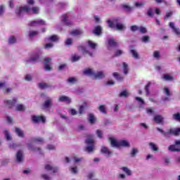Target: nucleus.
<instances>
[{
    "mask_svg": "<svg viewBox=\"0 0 180 180\" xmlns=\"http://www.w3.org/2000/svg\"><path fill=\"white\" fill-rule=\"evenodd\" d=\"M84 130H86L85 125L79 124L77 126V131H84Z\"/></svg>",
    "mask_w": 180,
    "mask_h": 180,
    "instance_id": "obj_60",
    "label": "nucleus"
},
{
    "mask_svg": "<svg viewBox=\"0 0 180 180\" xmlns=\"http://www.w3.org/2000/svg\"><path fill=\"white\" fill-rule=\"evenodd\" d=\"M20 145L18 143H10L8 147L9 148H12L13 150H15V148H17V147H19Z\"/></svg>",
    "mask_w": 180,
    "mask_h": 180,
    "instance_id": "obj_61",
    "label": "nucleus"
},
{
    "mask_svg": "<svg viewBox=\"0 0 180 180\" xmlns=\"http://www.w3.org/2000/svg\"><path fill=\"white\" fill-rule=\"evenodd\" d=\"M28 150L34 152H38L39 154H43V151L41 150V148H36L34 147L33 144L32 143H27Z\"/></svg>",
    "mask_w": 180,
    "mask_h": 180,
    "instance_id": "obj_15",
    "label": "nucleus"
},
{
    "mask_svg": "<svg viewBox=\"0 0 180 180\" xmlns=\"http://www.w3.org/2000/svg\"><path fill=\"white\" fill-rule=\"evenodd\" d=\"M173 119H174V120H176V122H180V113L177 112L176 114H174Z\"/></svg>",
    "mask_w": 180,
    "mask_h": 180,
    "instance_id": "obj_53",
    "label": "nucleus"
},
{
    "mask_svg": "<svg viewBox=\"0 0 180 180\" xmlns=\"http://www.w3.org/2000/svg\"><path fill=\"white\" fill-rule=\"evenodd\" d=\"M102 30H103L102 26L98 25L95 27L94 30L93 31V33H94L96 36H101V34H102Z\"/></svg>",
    "mask_w": 180,
    "mask_h": 180,
    "instance_id": "obj_24",
    "label": "nucleus"
},
{
    "mask_svg": "<svg viewBox=\"0 0 180 180\" xmlns=\"http://www.w3.org/2000/svg\"><path fill=\"white\" fill-rule=\"evenodd\" d=\"M123 54V51L118 49L115 52V57H120Z\"/></svg>",
    "mask_w": 180,
    "mask_h": 180,
    "instance_id": "obj_59",
    "label": "nucleus"
},
{
    "mask_svg": "<svg viewBox=\"0 0 180 180\" xmlns=\"http://www.w3.org/2000/svg\"><path fill=\"white\" fill-rule=\"evenodd\" d=\"M15 110H18V111L25 110V105L22 104H18L15 107Z\"/></svg>",
    "mask_w": 180,
    "mask_h": 180,
    "instance_id": "obj_50",
    "label": "nucleus"
},
{
    "mask_svg": "<svg viewBox=\"0 0 180 180\" xmlns=\"http://www.w3.org/2000/svg\"><path fill=\"white\" fill-rule=\"evenodd\" d=\"M138 153H139V150H137L135 148H133L131 150L130 155L131 158H134V157H136V155H137Z\"/></svg>",
    "mask_w": 180,
    "mask_h": 180,
    "instance_id": "obj_45",
    "label": "nucleus"
},
{
    "mask_svg": "<svg viewBox=\"0 0 180 180\" xmlns=\"http://www.w3.org/2000/svg\"><path fill=\"white\" fill-rule=\"evenodd\" d=\"M163 93L165 95V97L162 98V101L164 102H167V101H169L170 96H172V93H171V90L168 87H165L163 89Z\"/></svg>",
    "mask_w": 180,
    "mask_h": 180,
    "instance_id": "obj_8",
    "label": "nucleus"
},
{
    "mask_svg": "<svg viewBox=\"0 0 180 180\" xmlns=\"http://www.w3.org/2000/svg\"><path fill=\"white\" fill-rule=\"evenodd\" d=\"M130 96V93H129L127 90L122 91L119 94V98H127Z\"/></svg>",
    "mask_w": 180,
    "mask_h": 180,
    "instance_id": "obj_39",
    "label": "nucleus"
},
{
    "mask_svg": "<svg viewBox=\"0 0 180 180\" xmlns=\"http://www.w3.org/2000/svg\"><path fill=\"white\" fill-rule=\"evenodd\" d=\"M73 160H74L75 162H81V161H82V160H84V158L75 156V157H73Z\"/></svg>",
    "mask_w": 180,
    "mask_h": 180,
    "instance_id": "obj_62",
    "label": "nucleus"
},
{
    "mask_svg": "<svg viewBox=\"0 0 180 180\" xmlns=\"http://www.w3.org/2000/svg\"><path fill=\"white\" fill-rule=\"evenodd\" d=\"M98 110H100V112H101V113L106 115V108H105V105H100L98 107Z\"/></svg>",
    "mask_w": 180,
    "mask_h": 180,
    "instance_id": "obj_57",
    "label": "nucleus"
},
{
    "mask_svg": "<svg viewBox=\"0 0 180 180\" xmlns=\"http://www.w3.org/2000/svg\"><path fill=\"white\" fill-rule=\"evenodd\" d=\"M84 75H89L90 77H94V75L95 72H94V70L92 69H85L84 70Z\"/></svg>",
    "mask_w": 180,
    "mask_h": 180,
    "instance_id": "obj_41",
    "label": "nucleus"
},
{
    "mask_svg": "<svg viewBox=\"0 0 180 180\" xmlns=\"http://www.w3.org/2000/svg\"><path fill=\"white\" fill-rule=\"evenodd\" d=\"M72 36H82L84 34V31L82 30H75L70 32Z\"/></svg>",
    "mask_w": 180,
    "mask_h": 180,
    "instance_id": "obj_32",
    "label": "nucleus"
},
{
    "mask_svg": "<svg viewBox=\"0 0 180 180\" xmlns=\"http://www.w3.org/2000/svg\"><path fill=\"white\" fill-rule=\"evenodd\" d=\"M107 22L108 23L109 27L115 29V30H124V29H126V27L120 22V18H115L112 20H108Z\"/></svg>",
    "mask_w": 180,
    "mask_h": 180,
    "instance_id": "obj_2",
    "label": "nucleus"
},
{
    "mask_svg": "<svg viewBox=\"0 0 180 180\" xmlns=\"http://www.w3.org/2000/svg\"><path fill=\"white\" fill-rule=\"evenodd\" d=\"M4 134L7 141H12V136H11V131L8 129H4Z\"/></svg>",
    "mask_w": 180,
    "mask_h": 180,
    "instance_id": "obj_30",
    "label": "nucleus"
},
{
    "mask_svg": "<svg viewBox=\"0 0 180 180\" xmlns=\"http://www.w3.org/2000/svg\"><path fill=\"white\" fill-rule=\"evenodd\" d=\"M150 86H151V82H149L145 87L146 95H150Z\"/></svg>",
    "mask_w": 180,
    "mask_h": 180,
    "instance_id": "obj_51",
    "label": "nucleus"
},
{
    "mask_svg": "<svg viewBox=\"0 0 180 180\" xmlns=\"http://www.w3.org/2000/svg\"><path fill=\"white\" fill-rule=\"evenodd\" d=\"M41 177L45 180H51V177H50L48 174H42Z\"/></svg>",
    "mask_w": 180,
    "mask_h": 180,
    "instance_id": "obj_64",
    "label": "nucleus"
},
{
    "mask_svg": "<svg viewBox=\"0 0 180 180\" xmlns=\"http://www.w3.org/2000/svg\"><path fill=\"white\" fill-rule=\"evenodd\" d=\"M86 143L87 144V146L86 147V153H94V151H95V145H94L95 141H94V136L89 135L86 139Z\"/></svg>",
    "mask_w": 180,
    "mask_h": 180,
    "instance_id": "obj_4",
    "label": "nucleus"
},
{
    "mask_svg": "<svg viewBox=\"0 0 180 180\" xmlns=\"http://www.w3.org/2000/svg\"><path fill=\"white\" fill-rule=\"evenodd\" d=\"M163 165L165 167H168L171 165V158L166 157L163 158Z\"/></svg>",
    "mask_w": 180,
    "mask_h": 180,
    "instance_id": "obj_38",
    "label": "nucleus"
},
{
    "mask_svg": "<svg viewBox=\"0 0 180 180\" xmlns=\"http://www.w3.org/2000/svg\"><path fill=\"white\" fill-rule=\"evenodd\" d=\"M108 50H110V47H117L119 44L116 42L115 39H108Z\"/></svg>",
    "mask_w": 180,
    "mask_h": 180,
    "instance_id": "obj_23",
    "label": "nucleus"
},
{
    "mask_svg": "<svg viewBox=\"0 0 180 180\" xmlns=\"http://www.w3.org/2000/svg\"><path fill=\"white\" fill-rule=\"evenodd\" d=\"M70 171L72 174H78V169L77 167H71Z\"/></svg>",
    "mask_w": 180,
    "mask_h": 180,
    "instance_id": "obj_63",
    "label": "nucleus"
},
{
    "mask_svg": "<svg viewBox=\"0 0 180 180\" xmlns=\"http://www.w3.org/2000/svg\"><path fill=\"white\" fill-rule=\"evenodd\" d=\"M32 143H44V139L41 137L32 138L31 139Z\"/></svg>",
    "mask_w": 180,
    "mask_h": 180,
    "instance_id": "obj_42",
    "label": "nucleus"
},
{
    "mask_svg": "<svg viewBox=\"0 0 180 180\" xmlns=\"http://www.w3.org/2000/svg\"><path fill=\"white\" fill-rule=\"evenodd\" d=\"M153 57L156 60H160V58L161 57V55H160V51H155L153 52Z\"/></svg>",
    "mask_w": 180,
    "mask_h": 180,
    "instance_id": "obj_52",
    "label": "nucleus"
},
{
    "mask_svg": "<svg viewBox=\"0 0 180 180\" xmlns=\"http://www.w3.org/2000/svg\"><path fill=\"white\" fill-rule=\"evenodd\" d=\"M37 61H40V57L37 53H35L32 57L25 60V64L27 65L29 64H33L34 63H37Z\"/></svg>",
    "mask_w": 180,
    "mask_h": 180,
    "instance_id": "obj_7",
    "label": "nucleus"
},
{
    "mask_svg": "<svg viewBox=\"0 0 180 180\" xmlns=\"http://www.w3.org/2000/svg\"><path fill=\"white\" fill-rule=\"evenodd\" d=\"M120 147H125L127 148H130V143L126 140L120 141Z\"/></svg>",
    "mask_w": 180,
    "mask_h": 180,
    "instance_id": "obj_34",
    "label": "nucleus"
},
{
    "mask_svg": "<svg viewBox=\"0 0 180 180\" xmlns=\"http://www.w3.org/2000/svg\"><path fill=\"white\" fill-rule=\"evenodd\" d=\"M110 146L113 148H119L120 147V141H117L115 138H110Z\"/></svg>",
    "mask_w": 180,
    "mask_h": 180,
    "instance_id": "obj_12",
    "label": "nucleus"
},
{
    "mask_svg": "<svg viewBox=\"0 0 180 180\" xmlns=\"http://www.w3.org/2000/svg\"><path fill=\"white\" fill-rule=\"evenodd\" d=\"M122 68H123L124 75H127V74H129V65H127V63H126L125 62H123Z\"/></svg>",
    "mask_w": 180,
    "mask_h": 180,
    "instance_id": "obj_36",
    "label": "nucleus"
},
{
    "mask_svg": "<svg viewBox=\"0 0 180 180\" xmlns=\"http://www.w3.org/2000/svg\"><path fill=\"white\" fill-rule=\"evenodd\" d=\"M47 40L49 41H53L55 43H57V41H58V40H60V38L57 35H52V36L49 37V38H47Z\"/></svg>",
    "mask_w": 180,
    "mask_h": 180,
    "instance_id": "obj_37",
    "label": "nucleus"
},
{
    "mask_svg": "<svg viewBox=\"0 0 180 180\" xmlns=\"http://www.w3.org/2000/svg\"><path fill=\"white\" fill-rule=\"evenodd\" d=\"M15 157L17 162H22L23 161V151L18 150Z\"/></svg>",
    "mask_w": 180,
    "mask_h": 180,
    "instance_id": "obj_21",
    "label": "nucleus"
},
{
    "mask_svg": "<svg viewBox=\"0 0 180 180\" xmlns=\"http://www.w3.org/2000/svg\"><path fill=\"white\" fill-rule=\"evenodd\" d=\"M30 12H32L34 13H35L36 15H37V13H39V8L38 7H31L29 5H26L24 6H22L19 8H18L15 11V13L17 15V16H20L21 15L24 14V13H30Z\"/></svg>",
    "mask_w": 180,
    "mask_h": 180,
    "instance_id": "obj_1",
    "label": "nucleus"
},
{
    "mask_svg": "<svg viewBox=\"0 0 180 180\" xmlns=\"http://www.w3.org/2000/svg\"><path fill=\"white\" fill-rule=\"evenodd\" d=\"M158 130L164 137H168V136L173 134L174 136H179L180 134V128H175V129H170L169 131H165L159 127L156 128Z\"/></svg>",
    "mask_w": 180,
    "mask_h": 180,
    "instance_id": "obj_3",
    "label": "nucleus"
},
{
    "mask_svg": "<svg viewBox=\"0 0 180 180\" xmlns=\"http://www.w3.org/2000/svg\"><path fill=\"white\" fill-rule=\"evenodd\" d=\"M62 22L66 25V26H72V22L68 20V15L64 14L62 15Z\"/></svg>",
    "mask_w": 180,
    "mask_h": 180,
    "instance_id": "obj_16",
    "label": "nucleus"
},
{
    "mask_svg": "<svg viewBox=\"0 0 180 180\" xmlns=\"http://www.w3.org/2000/svg\"><path fill=\"white\" fill-rule=\"evenodd\" d=\"M114 78H115V79H117V81H119L120 82H123V79H124V77L122 75H120V74L117 73V72H114L112 74Z\"/></svg>",
    "mask_w": 180,
    "mask_h": 180,
    "instance_id": "obj_33",
    "label": "nucleus"
},
{
    "mask_svg": "<svg viewBox=\"0 0 180 180\" xmlns=\"http://www.w3.org/2000/svg\"><path fill=\"white\" fill-rule=\"evenodd\" d=\"M169 151L174 153H179L180 151V140L175 141L174 145H171L168 148Z\"/></svg>",
    "mask_w": 180,
    "mask_h": 180,
    "instance_id": "obj_5",
    "label": "nucleus"
},
{
    "mask_svg": "<svg viewBox=\"0 0 180 180\" xmlns=\"http://www.w3.org/2000/svg\"><path fill=\"white\" fill-rule=\"evenodd\" d=\"M65 44L66 46H68V47H70V46H71V44H72V39L68 38L65 40Z\"/></svg>",
    "mask_w": 180,
    "mask_h": 180,
    "instance_id": "obj_56",
    "label": "nucleus"
},
{
    "mask_svg": "<svg viewBox=\"0 0 180 180\" xmlns=\"http://www.w3.org/2000/svg\"><path fill=\"white\" fill-rule=\"evenodd\" d=\"M121 169L126 174L128 175V176H131V170L129 169L127 167H123L121 168Z\"/></svg>",
    "mask_w": 180,
    "mask_h": 180,
    "instance_id": "obj_44",
    "label": "nucleus"
},
{
    "mask_svg": "<svg viewBox=\"0 0 180 180\" xmlns=\"http://www.w3.org/2000/svg\"><path fill=\"white\" fill-rule=\"evenodd\" d=\"M32 120L34 123H40V122H41V123H46V117L42 115H33Z\"/></svg>",
    "mask_w": 180,
    "mask_h": 180,
    "instance_id": "obj_9",
    "label": "nucleus"
},
{
    "mask_svg": "<svg viewBox=\"0 0 180 180\" xmlns=\"http://www.w3.org/2000/svg\"><path fill=\"white\" fill-rule=\"evenodd\" d=\"M122 8L126 12H131V11H133V7H131V6H130L129 5H127V4H122Z\"/></svg>",
    "mask_w": 180,
    "mask_h": 180,
    "instance_id": "obj_43",
    "label": "nucleus"
},
{
    "mask_svg": "<svg viewBox=\"0 0 180 180\" xmlns=\"http://www.w3.org/2000/svg\"><path fill=\"white\" fill-rule=\"evenodd\" d=\"M4 13H5V6H0V17L4 16Z\"/></svg>",
    "mask_w": 180,
    "mask_h": 180,
    "instance_id": "obj_58",
    "label": "nucleus"
},
{
    "mask_svg": "<svg viewBox=\"0 0 180 180\" xmlns=\"http://www.w3.org/2000/svg\"><path fill=\"white\" fill-rule=\"evenodd\" d=\"M163 79H165V81H174V77L168 74L164 75Z\"/></svg>",
    "mask_w": 180,
    "mask_h": 180,
    "instance_id": "obj_46",
    "label": "nucleus"
},
{
    "mask_svg": "<svg viewBox=\"0 0 180 180\" xmlns=\"http://www.w3.org/2000/svg\"><path fill=\"white\" fill-rule=\"evenodd\" d=\"M79 51H81L83 53V54H89L90 57H94V53L92 52H90L86 47L84 46H78Z\"/></svg>",
    "mask_w": 180,
    "mask_h": 180,
    "instance_id": "obj_13",
    "label": "nucleus"
},
{
    "mask_svg": "<svg viewBox=\"0 0 180 180\" xmlns=\"http://www.w3.org/2000/svg\"><path fill=\"white\" fill-rule=\"evenodd\" d=\"M87 44H88V47H89L91 50H95V49H96L98 46L97 44H95L92 41H88Z\"/></svg>",
    "mask_w": 180,
    "mask_h": 180,
    "instance_id": "obj_40",
    "label": "nucleus"
},
{
    "mask_svg": "<svg viewBox=\"0 0 180 180\" xmlns=\"http://www.w3.org/2000/svg\"><path fill=\"white\" fill-rule=\"evenodd\" d=\"M15 131L18 137H20L21 139L25 138V132L20 128L16 127Z\"/></svg>",
    "mask_w": 180,
    "mask_h": 180,
    "instance_id": "obj_26",
    "label": "nucleus"
},
{
    "mask_svg": "<svg viewBox=\"0 0 180 180\" xmlns=\"http://www.w3.org/2000/svg\"><path fill=\"white\" fill-rule=\"evenodd\" d=\"M169 27H171V29H172L173 32H174L177 35L180 34L179 27H176L175 24L174 22H170L169 23Z\"/></svg>",
    "mask_w": 180,
    "mask_h": 180,
    "instance_id": "obj_25",
    "label": "nucleus"
},
{
    "mask_svg": "<svg viewBox=\"0 0 180 180\" xmlns=\"http://www.w3.org/2000/svg\"><path fill=\"white\" fill-rule=\"evenodd\" d=\"M16 102H18V98H13L12 100L5 99L4 101L5 106L8 108L9 109H11V108H13V106H15V105L16 104Z\"/></svg>",
    "mask_w": 180,
    "mask_h": 180,
    "instance_id": "obj_6",
    "label": "nucleus"
},
{
    "mask_svg": "<svg viewBox=\"0 0 180 180\" xmlns=\"http://www.w3.org/2000/svg\"><path fill=\"white\" fill-rule=\"evenodd\" d=\"M141 41L143 43H148L150 41V37L148 36H143L141 38Z\"/></svg>",
    "mask_w": 180,
    "mask_h": 180,
    "instance_id": "obj_49",
    "label": "nucleus"
},
{
    "mask_svg": "<svg viewBox=\"0 0 180 180\" xmlns=\"http://www.w3.org/2000/svg\"><path fill=\"white\" fill-rule=\"evenodd\" d=\"M153 120L154 122H155V123H157L158 124H161L164 123V117H162V115H155Z\"/></svg>",
    "mask_w": 180,
    "mask_h": 180,
    "instance_id": "obj_18",
    "label": "nucleus"
},
{
    "mask_svg": "<svg viewBox=\"0 0 180 180\" xmlns=\"http://www.w3.org/2000/svg\"><path fill=\"white\" fill-rule=\"evenodd\" d=\"M16 43V37L11 36L8 38V44H15Z\"/></svg>",
    "mask_w": 180,
    "mask_h": 180,
    "instance_id": "obj_47",
    "label": "nucleus"
},
{
    "mask_svg": "<svg viewBox=\"0 0 180 180\" xmlns=\"http://www.w3.org/2000/svg\"><path fill=\"white\" fill-rule=\"evenodd\" d=\"M155 13V8H149L147 11L146 15L149 18H154V15Z\"/></svg>",
    "mask_w": 180,
    "mask_h": 180,
    "instance_id": "obj_31",
    "label": "nucleus"
},
{
    "mask_svg": "<svg viewBox=\"0 0 180 180\" xmlns=\"http://www.w3.org/2000/svg\"><path fill=\"white\" fill-rule=\"evenodd\" d=\"M101 153L105 154V157H110L113 154V152L106 146H101Z\"/></svg>",
    "mask_w": 180,
    "mask_h": 180,
    "instance_id": "obj_11",
    "label": "nucleus"
},
{
    "mask_svg": "<svg viewBox=\"0 0 180 180\" xmlns=\"http://www.w3.org/2000/svg\"><path fill=\"white\" fill-rule=\"evenodd\" d=\"M30 26H37V25H46V22L43 20H36L30 22Z\"/></svg>",
    "mask_w": 180,
    "mask_h": 180,
    "instance_id": "obj_27",
    "label": "nucleus"
},
{
    "mask_svg": "<svg viewBox=\"0 0 180 180\" xmlns=\"http://www.w3.org/2000/svg\"><path fill=\"white\" fill-rule=\"evenodd\" d=\"M95 79H102V78H105V72H94L93 75Z\"/></svg>",
    "mask_w": 180,
    "mask_h": 180,
    "instance_id": "obj_22",
    "label": "nucleus"
},
{
    "mask_svg": "<svg viewBox=\"0 0 180 180\" xmlns=\"http://www.w3.org/2000/svg\"><path fill=\"white\" fill-rule=\"evenodd\" d=\"M50 61H51V58H46L44 59V68L46 71H51L52 68L51 66L50 65Z\"/></svg>",
    "mask_w": 180,
    "mask_h": 180,
    "instance_id": "obj_17",
    "label": "nucleus"
},
{
    "mask_svg": "<svg viewBox=\"0 0 180 180\" xmlns=\"http://www.w3.org/2000/svg\"><path fill=\"white\" fill-rule=\"evenodd\" d=\"M148 146H149L150 150H152V151H154V153H158V151H160V149L157 146V144H155L153 142H150L148 143Z\"/></svg>",
    "mask_w": 180,
    "mask_h": 180,
    "instance_id": "obj_28",
    "label": "nucleus"
},
{
    "mask_svg": "<svg viewBox=\"0 0 180 180\" xmlns=\"http://www.w3.org/2000/svg\"><path fill=\"white\" fill-rule=\"evenodd\" d=\"M53 106V98L47 97L46 100L42 105L43 109H49V108H51Z\"/></svg>",
    "mask_w": 180,
    "mask_h": 180,
    "instance_id": "obj_10",
    "label": "nucleus"
},
{
    "mask_svg": "<svg viewBox=\"0 0 180 180\" xmlns=\"http://www.w3.org/2000/svg\"><path fill=\"white\" fill-rule=\"evenodd\" d=\"M77 78L75 77H69L68 79V84H75V82H77Z\"/></svg>",
    "mask_w": 180,
    "mask_h": 180,
    "instance_id": "obj_54",
    "label": "nucleus"
},
{
    "mask_svg": "<svg viewBox=\"0 0 180 180\" xmlns=\"http://www.w3.org/2000/svg\"><path fill=\"white\" fill-rule=\"evenodd\" d=\"M81 59V56H77V55H74L72 56V63H75L76 61H79V60Z\"/></svg>",
    "mask_w": 180,
    "mask_h": 180,
    "instance_id": "obj_55",
    "label": "nucleus"
},
{
    "mask_svg": "<svg viewBox=\"0 0 180 180\" xmlns=\"http://www.w3.org/2000/svg\"><path fill=\"white\" fill-rule=\"evenodd\" d=\"M130 53L131 54L132 57L135 58V60H139L140 55H139V52L134 49H131L130 51Z\"/></svg>",
    "mask_w": 180,
    "mask_h": 180,
    "instance_id": "obj_35",
    "label": "nucleus"
},
{
    "mask_svg": "<svg viewBox=\"0 0 180 180\" xmlns=\"http://www.w3.org/2000/svg\"><path fill=\"white\" fill-rule=\"evenodd\" d=\"M59 102H65V103H71V98L67 96H60L58 97Z\"/></svg>",
    "mask_w": 180,
    "mask_h": 180,
    "instance_id": "obj_19",
    "label": "nucleus"
},
{
    "mask_svg": "<svg viewBox=\"0 0 180 180\" xmlns=\"http://www.w3.org/2000/svg\"><path fill=\"white\" fill-rule=\"evenodd\" d=\"M44 168H45L46 171H52V172L53 174H56V173L58 172V171H59L58 167H54V166H53L51 165H49V164L46 165Z\"/></svg>",
    "mask_w": 180,
    "mask_h": 180,
    "instance_id": "obj_14",
    "label": "nucleus"
},
{
    "mask_svg": "<svg viewBox=\"0 0 180 180\" xmlns=\"http://www.w3.org/2000/svg\"><path fill=\"white\" fill-rule=\"evenodd\" d=\"M86 108H88V103L86 102H84L83 104L79 106V116L84 115V112L85 109H86Z\"/></svg>",
    "mask_w": 180,
    "mask_h": 180,
    "instance_id": "obj_20",
    "label": "nucleus"
},
{
    "mask_svg": "<svg viewBox=\"0 0 180 180\" xmlns=\"http://www.w3.org/2000/svg\"><path fill=\"white\" fill-rule=\"evenodd\" d=\"M89 122L90 124H95L96 123V117L93 113L89 114Z\"/></svg>",
    "mask_w": 180,
    "mask_h": 180,
    "instance_id": "obj_29",
    "label": "nucleus"
},
{
    "mask_svg": "<svg viewBox=\"0 0 180 180\" xmlns=\"http://www.w3.org/2000/svg\"><path fill=\"white\" fill-rule=\"evenodd\" d=\"M37 34H39V32L37 31H30L28 36L30 39H33V37H34V36H37Z\"/></svg>",
    "mask_w": 180,
    "mask_h": 180,
    "instance_id": "obj_48",
    "label": "nucleus"
}]
</instances>
